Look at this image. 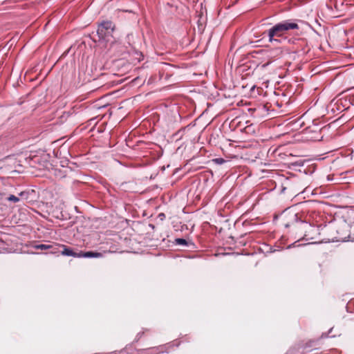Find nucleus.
I'll return each mask as SVG.
<instances>
[{
  "label": "nucleus",
  "instance_id": "nucleus-1",
  "mask_svg": "<svg viewBox=\"0 0 354 354\" xmlns=\"http://www.w3.org/2000/svg\"><path fill=\"white\" fill-rule=\"evenodd\" d=\"M115 30V26L111 21H103L97 27V34L99 41L104 44L105 48L113 53H122L121 44L115 40L113 37V32Z\"/></svg>",
  "mask_w": 354,
  "mask_h": 354
},
{
  "label": "nucleus",
  "instance_id": "nucleus-2",
  "mask_svg": "<svg viewBox=\"0 0 354 354\" xmlns=\"http://www.w3.org/2000/svg\"><path fill=\"white\" fill-rule=\"evenodd\" d=\"M281 28L280 24L277 23L269 28L266 32H264V34L267 35L270 43L281 44V39H279V37H281L284 35Z\"/></svg>",
  "mask_w": 354,
  "mask_h": 354
},
{
  "label": "nucleus",
  "instance_id": "nucleus-3",
  "mask_svg": "<svg viewBox=\"0 0 354 354\" xmlns=\"http://www.w3.org/2000/svg\"><path fill=\"white\" fill-rule=\"evenodd\" d=\"M284 216L289 220L288 223L285 224L286 227H289L290 224L294 223L299 221L302 222L301 218L299 216L298 214L290 209H286L284 212Z\"/></svg>",
  "mask_w": 354,
  "mask_h": 354
},
{
  "label": "nucleus",
  "instance_id": "nucleus-4",
  "mask_svg": "<svg viewBox=\"0 0 354 354\" xmlns=\"http://www.w3.org/2000/svg\"><path fill=\"white\" fill-rule=\"evenodd\" d=\"M281 29L284 35L287 33L290 30H297L299 29V26L297 23L293 21L292 20H286L281 22H279Z\"/></svg>",
  "mask_w": 354,
  "mask_h": 354
},
{
  "label": "nucleus",
  "instance_id": "nucleus-5",
  "mask_svg": "<svg viewBox=\"0 0 354 354\" xmlns=\"http://www.w3.org/2000/svg\"><path fill=\"white\" fill-rule=\"evenodd\" d=\"M103 257L102 253L97 252H93V251L85 252H80V255H79V258H81V257H84V258H100V257Z\"/></svg>",
  "mask_w": 354,
  "mask_h": 354
},
{
  "label": "nucleus",
  "instance_id": "nucleus-6",
  "mask_svg": "<svg viewBox=\"0 0 354 354\" xmlns=\"http://www.w3.org/2000/svg\"><path fill=\"white\" fill-rule=\"evenodd\" d=\"M62 248H63V250L61 252L62 255L79 258L80 252L76 253L73 252V250L66 247L65 245H62Z\"/></svg>",
  "mask_w": 354,
  "mask_h": 354
},
{
  "label": "nucleus",
  "instance_id": "nucleus-7",
  "mask_svg": "<svg viewBox=\"0 0 354 354\" xmlns=\"http://www.w3.org/2000/svg\"><path fill=\"white\" fill-rule=\"evenodd\" d=\"M37 250H49L50 248H56L54 245L50 244H39L34 246Z\"/></svg>",
  "mask_w": 354,
  "mask_h": 354
},
{
  "label": "nucleus",
  "instance_id": "nucleus-8",
  "mask_svg": "<svg viewBox=\"0 0 354 354\" xmlns=\"http://www.w3.org/2000/svg\"><path fill=\"white\" fill-rule=\"evenodd\" d=\"M6 200L8 201H10V202H12V203H17L19 201V197L17 196H15L14 195H9L7 198H6Z\"/></svg>",
  "mask_w": 354,
  "mask_h": 354
},
{
  "label": "nucleus",
  "instance_id": "nucleus-9",
  "mask_svg": "<svg viewBox=\"0 0 354 354\" xmlns=\"http://www.w3.org/2000/svg\"><path fill=\"white\" fill-rule=\"evenodd\" d=\"M56 248H50L49 250H51L50 252L52 254H55L59 252V248H62V245L54 243L53 244Z\"/></svg>",
  "mask_w": 354,
  "mask_h": 354
},
{
  "label": "nucleus",
  "instance_id": "nucleus-10",
  "mask_svg": "<svg viewBox=\"0 0 354 354\" xmlns=\"http://www.w3.org/2000/svg\"><path fill=\"white\" fill-rule=\"evenodd\" d=\"M176 243L178 245H186L187 244V241L184 239H176Z\"/></svg>",
  "mask_w": 354,
  "mask_h": 354
},
{
  "label": "nucleus",
  "instance_id": "nucleus-11",
  "mask_svg": "<svg viewBox=\"0 0 354 354\" xmlns=\"http://www.w3.org/2000/svg\"><path fill=\"white\" fill-rule=\"evenodd\" d=\"M160 349V348H153L148 349L145 352L147 353V354H152V353L153 351H156L158 350L159 351Z\"/></svg>",
  "mask_w": 354,
  "mask_h": 354
},
{
  "label": "nucleus",
  "instance_id": "nucleus-12",
  "mask_svg": "<svg viewBox=\"0 0 354 354\" xmlns=\"http://www.w3.org/2000/svg\"><path fill=\"white\" fill-rule=\"evenodd\" d=\"M315 134H316L315 136L310 137V139L313 140H320L321 138L319 136V133L315 132Z\"/></svg>",
  "mask_w": 354,
  "mask_h": 354
},
{
  "label": "nucleus",
  "instance_id": "nucleus-13",
  "mask_svg": "<svg viewBox=\"0 0 354 354\" xmlns=\"http://www.w3.org/2000/svg\"><path fill=\"white\" fill-rule=\"evenodd\" d=\"M214 161L215 162L218 163V164H220V165H221V164H223V162H225V160H224V159H223V158H216V159H214Z\"/></svg>",
  "mask_w": 354,
  "mask_h": 354
}]
</instances>
